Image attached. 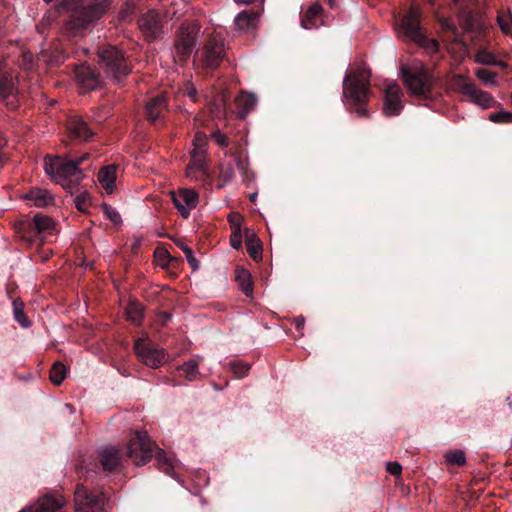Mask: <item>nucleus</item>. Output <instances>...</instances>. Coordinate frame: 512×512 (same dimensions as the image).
Segmentation results:
<instances>
[{
	"instance_id": "42",
	"label": "nucleus",
	"mask_w": 512,
	"mask_h": 512,
	"mask_svg": "<svg viewBox=\"0 0 512 512\" xmlns=\"http://www.w3.org/2000/svg\"><path fill=\"white\" fill-rule=\"evenodd\" d=\"M177 246L184 252L185 257L189 265L196 270L199 268L198 260L194 257L193 251L190 247H188L184 242L179 241Z\"/></svg>"
},
{
	"instance_id": "11",
	"label": "nucleus",
	"mask_w": 512,
	"mask_h": 512,
	"mask_svg": "<svg viewBox=\"0 0 512 512\" xmlns=\"http://www.w3.org/2000/svg\"><path fill=\"white\" fill-rule=\"evenodd\" d=\"M207 161L204 152H191L190 161L186 168V176L193 181L210 182L213 173L209 169Z\"/></svg>"
},
{
	"instance_id": "29",
	"label": "nucleus",
	"mask_w": 512,
	"mask_h": 512,
	"mask_svg": "<svg viewBox=\"0 0 512 512\" xmlns=\"http://www.w3.org/2000/svg\"><path fill=\"white\" fill-rule=\"evenodd\" d=\"M237 106L239 108V117L245 118L257 105V98L254 94L242 92L237 97Z\"/></svg>"
},
{
	"instance_id": "35",
	"label": "nucleus",
	"mask_w": 512,
	"mask_h": 512,
	"mask_svg": "<svg viewBox=\"0 0 512 512\" xmlns=\"http://www.w3.org/2000/svg\"><path fill=\"white\" fill-rule=\"evenodd\" d=\"M13 314L15 321H17L23 328H28L30 326V321L24 313V304L22 301H13Z\"/></svg>"
},
{
	"instance_id": "9",
	"label": "nucleus",
	"mask_w": 512,
	"mask_h": 512,
	"mask_svg": "<svg viewBox=\"0 0 512 512\" xmlns=\"http://www.w3.org/2000/svg\"><path fill=\"white\" fill-rule=\"evenodd\" d=\"M138 358L148 367L158 368L166 362L167 354L163 348L156 347L145 339H138L134 346Z\"/></svg>"
},
{
	"instance_id": "27",
	"label": "nucleus",
	"mask_w": 512,
	"mask_h": 512,
	"mask_svg": "<svg viewBox=\"0 0 512 512\" xmlns=\"http://www.w3.org/2000/svg\"><path fill=\"white\" fill-rule=\"evenodd\" d=\"M202 356H196L177 367V370L182 373L183 377L188 381H195L200 375L199 365L202 361Z\"/></svg>"
},
{
	"instance_id": "22",
	"label": "nucleus",
	"mask_w": 512,
	"mask_h": 512,
	"mask_svg": "<svg viewBox=\"0 0 512 512\" xmlns=\"http://www.w3.org/2000/svg\"><path fill=\"white\" fill-rule=\"evenodd\" d=\"M243 163L240 157L235 158V161L222 163L219 166V176H218V188H223L227 186L233 180L235 176V167L242 168Z\"/></svg>"
},
{
	"instance_id": "15",
	"label": "nucleus",
	"mask_w": 512,
	"mask_h": 512,
	"mask_svg": "<svg viewBox=\"0 0 512 512\" xmlns=\"http://www.w3.org/2000/svg\"><path fill=\"white\" fill-rule=\"evenodd\" d=\"M172 201L182 217L187 218L192 209L198 203V194L193 189H180L177 192H171Z\"/></svg>"
},
{
	"instance_id": "2",
	"label": "nucleus",
	"mask_w": 512,
	"mask_h": 512,
	"mask_svg": "<svg viewBox=\"0 0 512 512\" xmlns=\"http://www.w3.org/2000/svg\"><path fill=\"white\" fill-rule=\"evenodd\" d=\"M401 75L408 91L417 97H428L434 85V78L428 68L418 60L401 67Z\"/></svg>"
},
{
	"instance_id": "40",
	"label": "nucleus",
	"mask_w": 512,
	"mask_h": 512,
	"mask_svg": "<svg viewBox=\"0 0 512 512\" xmlns=\"http://www.w3.org/2000/svg\"><path fill=\"white\" fill-rule=\"evenodd\" d=\"M230 368L235 377L243 378L248 374L250 365L242 361H233L230 363Z\"/></svg>"
},
{
	"instance_id": "33",
	"label": "nucleus",
	"mask_w": 512,
	"mask_h": 512,
	"mask_svg": "<svg viewBox=\"0 0 512 512\" xmlns=\"http://www.w3.org/2000/svg\"><path fill=\"white\" fill-rule=\"evenodd\" d=\"M497 23L504 34H512V12L510 10L499 11Z\"/></svg>"
},
{
	"instance_id": "45",
	"label": "nucleus",
	"mask_w": 512,
	"mask_h": 512,
	"mask_svg": "<svg viewBox=\"0 0 512 512\" xmlns=\"http://www.w3.org/2000/svg\"><path fill=\"white\" fill-rule=\"evenodd\" d=\"M102 209L107 218L113 223L118 224L121 222V216L115 208L108 204H103Z\"/></svg>"
},
{
	"instance_id": "5",
	"label": "nucleus",
	"mask_w": 512,
	"mask_h": 512,
	"mask_svg": "<svg viewBox=\"0 0 512 512\" xmlns=\"http://www.w3.org/2000/svg\"><path fill=\"white\" fill-rule=\"evenodd\" d=\"M44 170L56 182L61 183L73 177L76 181L83 178V172L79 168V162L67 161L60 157H46Z\"/></svg>"
},
{
	"instance_id": "23",
	"label": "nucleus",
	"mask_w": 512,
	"mask_h": 512,
	"mask_svg": "<svg viewBox=\"0 0 512 512\" xmlns=\"http://www.w3.org/2000/svg\"><path fill=\"white\" fill-rule=\"evenodd\" d=\"M23 198L32 202L36 207H47L54 204L53 195L43 188H33Z\"/></svg>"
},
{
	"instance_id": "49",
	"label": "nucleus",
	"mask_w": 512,
	"mask_h": 512,
	"mask_svg": "<svg viewBox=\"0 0 512 512\" xmlns=\"http://www.w3.org/2000/svg\"><path fill=\"white\" fill-rule=\"evenodd\" d=\"M387 471L394 476H399L402 471V467L398 462H388Z\"/></svg>"
},
{
	"instance_id": "36",
	"label": "nucleus",
	"mask_w": 512,
	"mask_h": 512,
	"mask_svg": "<svg viewBox=\"0 0 512 512\" xmlns=\"http://www.w3.org/2000/svg\"><path fill=\"white\" fill-rule=\"evenodd\" d=\"M66 367L61 362H56L53 364L50 371V380L55 385H60L66 377Z\"/></svg>"
},
{
	"instance_id": "16",
	"label": "nucleus",
	"mask_w": 512,
	"mask_h": 512,
	"mask_svg": "<svg viewBox=\"0 0 512 512\" xmlns=\"http://www.w3.org/2000/svg\"><path fill=\"white\" fill-rule=\"evenodd\" d=\"M78 84L85 90H93L99 87L101 80L99 74L87 64H81L75 69Z\"/></svg>"
},
{
	"instance_id": "57",
	"label": "nucleus",
	"mask_w": 512,
	"mask_h": 512,
	"mask_svg": "<svg viewBox=\"0 0 512 512\" xmlns=\"http://www.w3.org/2000/svg\"><path fill=\"white\" fill-rule=\"evenodd\" d=\"M65 407L71 412H74V408L70 404H65Z\"/></svg>"
},
{
	"instance_id": "24",
	"label": "nucleus",
	"mask_w": 512,
	"mask_h": 512,
	"mask_svg": "<svg viewBox=\"0 0 512 512\" xmlns=\"http://www.w3.org/2000/svg\"><path fill=\"white\" fill-rule=\"evenodd\" d=\"M55 227L54 220L44 214H36L29 223V228L40 236L50 234Z\"/></svg>"
},
{
	"instance_id": "10",
	"label": "nucleus",
	"mask_w": 512,
	"mask_h": 512,
	"mask_svg": "<svg viewBox=\"0 0 512 512\" xmlns=\"http://www.w3.org/2000/svg\"><path fill=\"white\" fill-rule=\"evenodd\" d=\"M74 500L76 512H99L104 506L105 497L103 493L89 492L84 485L78 484Z\"/></svg>"
},
{
	"instance_id": "59",
	"label": "nucleus",
	"mask_w": 512,
	"mask_h": 512,
	"mask_svg": "<svg viewBox=\"0 0 512 512\" xmlns=\"http://www.w3.org/2000/svg\"><path fill=\"white\" fill-rule=\"evenodd\" d=\"M255 197H256V195H255V194H253V195L251 196V199L253 200V199H255Z\"/></svg>"
},
{
	"instance_id": "6",
	"label": "nucleus",
	"mask_w": 512,
	"mask_h": 512,
	"mask_svg": "<svg viewBox=\"0 0 512 512\" xmlns=\"http://www.w3.org/2000/svg\"><path fill=\"white\" fill-rule=\"evenodd\" d=\"M101 65L108 75L119 80L129 74L130 70L123 54L114 46L106 45L98 50Z\"/></svg>"
},
{
	"instance_id": "19",
	"label": "nucleus",
	"mask_w": 512,
	"mask_h": 512,
	"mask_svg": "<svg viewBox=\"0 0 512 512\" xmlns=\"http://www.w3.org/2000/svg\"><path fill=\"white\" fill-rule=\"evenodd\" d=\"M98 458L105 471H113L121 463V454L115 447L101 448L98 451Z\"/></svg>"
},
{
	"instance_id": "51",
	"label": "nucleus",
	"mask_w": 512,
	"mask_h": 512,
	"mask_svg": "<svg viewBox=\"0 0 512 512\" xmlns=\"http://www.w3.org/2000/svg\"><path fill=\"white\" fill-rule=\"evenodd\" d=\"M295 327L298 331H301L304 328L305 319L302 316H298L294 319Z\"/></svg>"
},
{
	"instance_id": "46",
	"label": "nucleus",
	"mask_w": 512,
	"mask_h": 512,
	"mask_svg": "<svg viewBox=\"0 0 512 512\" xmlns=\"http://www.w3.org/2000/svg\"><path fill=\"white\" fill-rule=\"evenodd\" d=\"M155 258H156V261L159 265H161L162 267H165L168 265L169 263V260H170V255L169 253L164 250V249H157L155 251Z\"/></svg>"
},
{
	"instance_id": "21",
	"label": "nucleus",
	"mask_w": 512,
	"mask_h": 512,
	"mask_svg": "<svg viewBox=\"0 0 512 512\" xmlns=\"http://www.w3.org/2000/svg\"><path fill=\"white\" fill-rule=\"evenodd\" d=\"M67 130L69 137L73 140L87 141L93 135L87 123L80 118H71Z\"/></svg>"
},
{
	"instance_id": "4",
	"label": "nucleus",
	"mask_w": 512,
	"mask_h": 512,
	"mask_svg": "<svg viewBox=\"0 0 512 512\" xmlns=\"http://www.w3.org/2000/svg\"><path fill=\"white\" fill-rule=\"evenodd\" d=\"M156 444L150 439L146 431H136L130 438L127 455L137 466L145 465L153 457Z\"/></svg>"
},
{
	"instance_id": "26",
	"label": "nucleus",
	"mask_w": 512,
	"mask_h": 512,
	"mask_svg": "<svg viewBox=\"0 0 512 512\" xmlns=\"http://www.w3.org/2000/svg\"><path fill=\"white\" fill-rule=\"evenodd\" d=\"M322 7L318 3L312 4L306 11L301 20V25L305 29H313L322 24L321 20Z\"/></svg>"
},
{
	"instance_id": "17",
	"label": "nucleus",
	"mask_w": 512,
	"mask_h": 512,
	"mask_svg": "<svg viewBox=\"0 0 512 512\" xmlns=\"http://www.w3.org/2000/svg\"><path fill=\"white\" fill-rule=\"evenodd\" d=\"M65 503V499L60 495H46L40 498L33 506L22 509L20 512H56L60 510Z\"/></svg>"
},
{
	"instance_id": "30",
	"label": "nucleus",
	"mask_w": 512,
	"mask_h": 512,
	"mask_svg": "<svg viewBox=\"0 0 512 512\" xmlns=\"http://www.w3.org/2000/svg\"><path fill=\"white\" fill-rule=\"evenodd\" d=\"M245 238L247 243V252L255 261L262 259V245L260 240L255 236L251 230L245 231Z\"/></svg>"
},
{
	"instance_id": "20",
	"label": "nucleus",
	"mask_w": 512,
	"mask_h": 512,
	"mask_svg": "<svg viewBox=\"0 0 512 512\" xmlns=\"http://www.w3.org/2000/svg\"><path fill=\"white\" fill-rule=\"evenodd\" d=\"M118 168V165L111 164L101 168L98 172V182L107 194H112L115 190Z\"/></svg>"
},
{
	"instance_id": "58",
	"label": "nucleus",
	"mask_w": 512,
	"mask_h": 512,
	"mask_svg": "<svg viewBox=\"0 0 512 512\" xmlns=\"http://www.w3.org/2000/svg\"><path fill=\"white\" fill-rule=\"evenodd\" d=\"M327 1L329 3L330 7L333 8L335 5V0H327Z\"/></svg>"
},
{
	"instance_id": "28",
	"label": "nucleus",
	"mask_w": 512,
	"mask_h": 512,
	"mask_svg": "<svg viewBox=\"0 0 512 512\" xmlns=\"http://www.w3.org/2000/svg\"><path fill=\"white\" fill-rule=\"evenodd\" d=\"M258 17L257 13L245 10L237 14L234 23L238 30L248 32L256 26Z\"/></svg>"
},
{
	"instance_id": "52",
	"label": "nucleus",
	"mask_w": 512,
	"mask_h": 512,
	"mask_svg": "<svg viewBox=\"0 0 512 512\" xmlns=\"http://www.w3.org/2000/svg\"><path fill=\"white\" fill-rule=\"evenodd\" d=\"M443 27L447 30H450L452 32L456 31V26L448 19H445L442 23Z\"/></svg>"
},
{
	"instance_id": "1",
	"label": "nucleus",
	"mask_w": 512,
	"mask_h": 512,
	"mask_svg": "<svg viewBox=\"0 0 512 512\" xmlns=\"http://www.w3.org/2000/svg\"><path fill=\"white\" fill-rule=\"evenodd\" d=\"M370 72L365 65L349 72L343 81V95L358 116H368L365 103L369 99Z\"/></svg>"
},
{
	"instance_id": "13",
	"label": "nucleus",
	"mask_w": 512,
	"mask_h": 512,
	"mask_svg": "<svg viewBox=\"0 0 512 512\" xmlns=\"http://www.w3.org/2000/svg\"><path fill=\"white\" fill-rule=\"evenodd\" d=\"M403 96L404 94L397 83H387L384 88V115L388 117L399 115L404 107Z\"/></svg>"
},
{
	"instance_id": "54",
	"label": "nucleus",
	"mask_w": 512,
	"mask_h": 512,
	"mask_svg": "<svg viewBox=\"0 0 512 512\" xmlns=\"http://www.w3.org/2000/svg\"><path fill=\"white\" fill-rule=\"evenodd\" d=\"M88 157H89V154H88V153H85V154H84L83 156H81L79 159H77V160H73V161H74V162H79V165H80L83 161H85L86 159H88Z\"/></svg>"
},
{
	"instance_id": "32",
	"label": "nucleus",
	"mask_w": 512,
	"mask_h": 512,
	"mask_svg": "<svg viewBox=\"0 0 512 512\" xmlns=\"http://www.w3.org/2000/svg\"><path fill=\"white\" fill-rule=\"evenodd\" d=\"M127 319L138 325L143 318V307L140 303L131 301L126 308Z\"/></svg>"
},
{
	"instance_id": "53",
	"label": "nucleus",
	"mask_w": 512,
	"mask_h": 512,
	"mask_svg": "<svg viewBox=\"0 0 512 512\" xmlns=\"http://www.w3.org/2000/svg\"><path fill=\"white\" fill-rule=\"evenodd\" d=\"M6 61L0 57V73L7 71Z\"/></svg>"
},
{
	"instance_id": "56",
	"label": "nucleus",
	"mask_w": 512,
	"mask_h": 512,
	"mask_svg": "<svg viewBox=\"0 0 512 512\" xmlns=\"http://www.w3.org/2000/svg\"><path fill=\"white\" fill-rule=\"evenodd\" d=\"M24 61L25 62H30L32 60V54L31 53H28V54H24Z\"/></svg>"
},
{
	"instance_id": "43",
	"label": "nucleus",
	"mask_w": 512,
	"mask_h": 512,
	"mask_svg": "<svg viewBox=\"0 0 512 512\" xmlns=\"http://www.w3.org/2000/svg\"><path fill=\"white\" fill-rule=\"evenodd\" d=\"M207 137L202 132H196L193 139V150L191 152H204L206 154Z\"/></svg>"
},
{
	"instance_id": "50",
	"label": "nucleus",
	"mask_w": 512,
	"mask_h": 512,
	"mask_svg": "<svg viewBox=\"0 0 512 512\" xmlns=\"http://www.w3.org/2000/svg\"><path fill=\"white\" fill-rule=\"evenodd\" d=\"M186 94L188 97L191 98V100L193 102H195L197 100V90L195 87H193V86L188 87L186 90Z\"/></svg>"
},
{
	"instance_id": "14",
	"label": "nucleus",
	"mask_w": 512,
	"mask_h": 512,
	"mask_svg": "<svg viewBox=\"0 0 512 512\" xmlns=\"http://www.w3.org/2000/svg\"><path fill=\"white\" fill-rule=\"evenodd\" d=\"M138 26L144 37L149 41L158 39L163 35L161 19L154 10L144 13L138 20Z\"/></svg>"
},
{
	"instance_id": "39",
	"label": "nucleus",
	"mask_w": 512,
	"mask_h": 512,
	"mask_svg": "<svg viewBox=\"0 0 512 512\" xmlns=\"http://www.w3.org/2000/svg\"><path fill=\"white\" fill-rule=\"evenodd\" d=\"M445 459L450 465L462 466L466 463V456L462 450H454L447 453Z\"/></svg>"
},
{
	"instance_id": "44",
	"label": "nucleus",
	"mask_w": 512,
	"mask_h": 512,
	"mask_svg": "<svg viewBox=\"0 0 512 512\" xmlns=\"http://www.w3.org/2000/svg\"><path fill=\"white\" fill-rule=\"evenodd\" d=\"M476 61L484 65H496L497 61L495 56L487 51H480L476 55Z\"/></svg>"
},
{
	"instance_id": "25",
	"label": "nucleus",
	"mask_w": 512,
	"mask_h": 512,
	"mask_svg": "<svg viewBox=\"0 0 512 512\" xmlns=\"http://www.w3.org/2000/svg\"><path fill=\"white\" fill-rule=\"evenodd\" d=\"M167 106L164 94L158 95L150 99L146 104V114L151 122L160 119L162 112Z\"/></svg>"
},
{
	"instance_id": "55",
	"label": "nucleus",
	"mask_w": 512,
	"mask_h": 512,
	"mask_svg": "<svg viewBox=\"0 0 512 512\" xmlns=\"http://www.w3.org/2000/svg\"><path fill=\"white\" fill-rule=\"evenodd\" d=\"M238 4H249L252 3L254 0H234Z\"/></svg>"
},
{
	"instance_id": "12",
	"label": "nucleus",
	"mask_w": 512,
	"mask_h": 512,
	"mask_svg": "<svg viewBox=\"0 0 512 512\" xmlns=\"http://www.w3.org/2000/svg\"><path fill=\"white\" fill-rule=\"evenodd\" d=\"M224 57L223 39L219 34L209 35L203 48V63L207 68L219 66Z\"/></svg>"
},
{
	"instance_id": "41",
	"label": "nucleus",
	"mask_w": 512,
	"mask_h": 512,
	"mask_svg": "<svg viewBox=\"0 0 512 512\" xmlns=\"http://www.w3.org/2000/svg\"><path fill=\"white\" fill-rule=\"evenodd\" d=\"M476 77L485 84L495 85L496 84V73L485 69L479 68L475 71Z\"/></svg>"
},
{
	"instance_id": "38",
	"label": "nucleus",
	"mask_w": 512,
	"mask_h": 512,
	"mask_svg": "<svg viewBox=\"0 0 512 512\" xmlns=\"http://www.w3.org/2000/svg\"><path fill=\"white\" fill-rule=\"evenodd\" d=\"M488 119L494 123L509 124L512 123V112L500 110L498 112L490 113Z\"/></svg>"
},
{
	"instance_id": "8",
	"label": "nucleus",
	"mask_w": 512,
	"mask_h": 512,
	"mask_svg": "<svg viewBox=\"0 0 512 512\" xmlns=\"http://www.w3.org/2000/svg\"><path fill=\"white\" fill-rule=\"evenodd\" d=\"M451 85L454 89L469 97L472 102L483 109L491 108L496 103L490 93L477 89V87L464 75L453 76Z\"/></svg>"
},
{
	"instance_id": "31",
	"label": "nucleus",
	"mask_w": 512,
	"mask_h": 512,
	"mask_svg": "<svg viewBox=\"0 0 512 512\" xmlns=\"http://www.w3.org/2000/svg\"><path fill=\"white\" fill-rule=\"evenodd\" d=\"M235 278L243 293L246 296H251L253 292V285L249 271L244 268H237L235 271Z\"/></svg>"
},
{
	"instance_id": "18",
	"label": "nucleus",
	"mask_w": 512,
	"mask_h": 512,
	"mask_svg": "<svg viewBox=\"0 0 512 512\" xmlns=\"http://www.w3.org/2000/svg\"><path fill=\"white\" fill-rule=\"evenodd\" d=\"M0 97L6 101L8 106L16 107L15 103V85L11 72L9 70L0 73Z\"/></svg>"
},
{
	"instance_id": "47",
	"label": "nucleus",
	"mask_w": 512,
	"mask_h": 512,
	"mask_svg": "<svg viewBox=\"0 0 512 512\" xmlns=\"http://www.w3.org/2000/svg\"><path fill=\"white\" fill-rule=\"evenodd\" d=\"M76 208L82 212L88 208V196L86 193L79 194L74 199Z\"/></svg>"
},
{
	"instance_id": "48",
	"label": "nucleus",
	"mask_w": 512,
	"mask_h": 512,
	"mask_svg": "<svg viewBox=\"0 0 512 512\" xmlns=\"http://www.w3.org/2000/svg\"><path fill=\"white\" fill-rule=\"evenodd\" d=\"M212 138L214 139V141L219 145V146H222V147H225L228 145V140H227V137L225 134H223L222 132H220L219 130L213 132L212 134Z\"/></svg>"
},
{
	"instance_id": "3",
	"label": "nucleus",
	"mask_w": 512,
	"mask_h": 512,
	"mask_svg": "<svg viewBox=\"0 0 512 512\" xmlns=\"http://www.w3.org/2000/svg\"><path fill=\"white\" fill-rule=\"evenodd\" d=\"M420 15V8L412 5L409 12L401 20L398 33L401 37L423 47L428 54H434L438 51L439 45L436 40L426 38L422 32Z\"/></svg>"
},
{
	"instance_id": "34",
	"label": "nucleus",
	"mask_w": 512,
	"mask_h": 512,
	"mask_svg": "<svg viewBox=\"0 0 512 512\" xmlns=\"http://www.w3.org/2000/svg\"><path fill=\"white\" fill-rule=\"evenodd\" d=\"M156 461L159 470L166 473L167 475L174 477V465L173 463L166 457L165 452L163 450H158L156 452Z\"/></svg>"
},
{
	"instance_id": "7",
	"label": "nucleus",
	"mask_w": 512,
	"mask_h": 512,
	"mask_svg": "<svg viewBox=\"0 0 512 512\" xmlns=\"http://www.w3.org/2000/svg\"><path fill=\"white\" fill-rule=\"evenodd\" d=\"M200 29V25L196 22L183 25L180 28L174 45L175 59L177 61H184L192 54L197 44Z\"/></svg>"
},
{
	"instance_id": "37",
	"label": "nucleus",
	"mask_w": 512,
	"mask_h": 512,
	"mask_svg": "<svg viewBox=\"0 0 512 512\" xmlns=\"http://www.w3.org/2000/svg\"><path fill=\"white\" fill-rule=\"evenodd\" d=\"M230 221L232 225L237 226L236 230L232 233L230 237V243L233 248L239 249L242 245V236L239 228L241 217L239 215L231 216Z\"/></svg>"
}]
</instances>
